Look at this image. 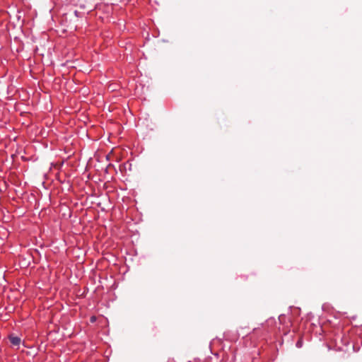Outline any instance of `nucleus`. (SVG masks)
<instances>
[{
    "instance_id": "obj_2",
    "label": "nucleus",
    "mask_w": 362,
    "mask_h": 362,
    "mask_svg": "<svg viewBox=\"0 0 362 362\" xmlns=\"http://www.w3.org/2000/svg\"><path fill=\"white\" fill-rule=\"evenodd\" d=\"M300 345V342H297V346H299Z\"/></svg>"
},
{
    "instance_id": "obj_1",
    "label": "nucleus",
    "mask_w": 362,
    "mask_h": 362,
    "mask_svg": "<svg viewBox=\"0 0 362 362\" xmlns=\"http://www.w3.org/2000/svg\"><path fill=\"white\" fill-rule=\"evenodd\" d=\"M9 340L13 346H18L21 344V339L18 337L10 336Z\"/></svg>"
},
{
    "instance_id": "obj_3",
    "label": "nucleus",
    "mask_w": 362,
    "mask_h": 362,
    "mask_svg": "<svg viewBox=\"0 0 362 362\" xmlns=\"http://www.w3.org/2000/svg\"><path fill=\"white\" fill-rule=\"evenodd\" d=\"M300 345V342H297V346H299Z\"/></svg>"
}]
</instances>
